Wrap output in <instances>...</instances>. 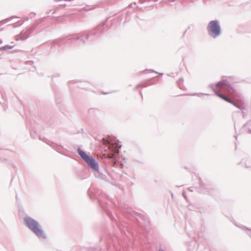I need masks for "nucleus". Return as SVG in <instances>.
<instances>
[{"label": "nucleus", "mask_w": 251, "mask_h": 251, "mask_svg": "<svg viewBox=\"0 0 251 251\" xmlns=\"http://www.w3.org/2000/svg\"><path fill=\"white\" fill-rule=\"evenodd\" d=\"M217 89L220 90H225L230 94H233L234 90L232 87L227 85L224 81H220L217 84Z\"/></svg>", "instance_id": "423d86ee"}, {"label": "nucleus", "mask_w": 251, "mask_h": 251, "mask_svg": "<svg viewBox=\"0 0 251 251\" xmlns=\"http://www.w3.org/2000/svg\"><path fill=\"white\" fill-rule=\"evenodd\" d=\"M216 93L218 96H219L222 99L225 100V99L226 98V96H225L224 95L220 94L218 93V92H216Z\"/></svg>", "instance_id": "1a4fd4ad"}, {"label": "nucleus", "mask_w": 251, "mask_h": 251, "mask_svg": "<svg viewBox=\"0 0 251 251\" xmlns=\"http://www.w3.org/2000/svg\"><path fill=\"white\" fill-rule=\"evenodd\" d=\"M226 101L229 102V103H232V104H233L234 106H237V104H236L235 102H234L233 101H232L231 100H230L229 99L227 98V97H226V98L225 99V100Z\"/></svg>", "instance_id": "6e6552de"}, {"label": "nucleus", "mask_w": 251, "mask_h": 251, "mask_svg": "<svg viewBox=\"0 0 251 251\" xmlns=\"http://www.w3.org/2000/svg\"><path fill=\"white\" fill-rule=\"evenodd\" d=\"M236 107L239 108H240V109L243 108L241 106H240L238 105L237 104V106Z\"/></svg>", "instance_id": "9b49d317"}, {"label": "nucleus", "mask_w": 251, "mask_h": 251, "mask_svg": "<svg viewBox=\"0 0 251 251\" xmlns=\"http://www.w3.org/2000/svg\"><path fill=\"white\" fill-rule=\"evenodd\" d=\"M159 251H163L162 250H160Z\"/></svg>", "instance_id": "f8f14e48"}, {"label": "nucleus", "mask_w": 251, "mask_h": 251, "mask_svg": "<svg viewBox=\"0 0 251 251\" xmlns=\"http://www.w3.org/2000/svg\"><path fill=\"white\" fill-rule=\"evenodd\" d=\"M79 154L92 169L95 171H98L99 165L93 157L89 156L85 152L82 151H79Z\"/></svg>", "instance_id": "20e7f679"}, {"label": "nucleus", "mask_w": 251, "mask_h": 251, "mask_svg": "<svg viewBox=\"0 0 251 251\" xmlns=\"http://www.w3.org/2000/svg\"><path fill=\"white\" fill-rule=\"evenodd\" d=\"M216 93L218 96H219L222 99L225 100V99L226 98V96H225L224 95L220 94L218 93V92H216Z\"/></svg>", "instance_id": "9d476101"}, {"label": "nucleus", "mask_w": 251, "mask_h": 251, "mask_svg": "<svg viewBox=\"0 0 251 251\" xmlns=\"http://www.w3.org/2000/svg\"><path fill=\"white\" fill-rule=\"evenodd\" d=\"M25 222L27 226L39 237L45 238V234L39 224L30 218H25Z\"/></svg>", "instance_id": "f257e3e1"}, {"label": "nucleus", "mask_w": 251, "mask_h": 251, "mask_svg": "<svg viewBox=\"0 0 251 251\" xmlns=\"http://www.w3.org/2000/svg\"><path fill=\"white\" fill-rule=\"evenodd\" d=\"M25 222L27 226L39 237L45 238V234L39 224L30 218H25Z\"/></svg>", "instance_id": "f03ea898"}, {"label": "nucleus", "mask_w": 251, "mask_h": 251, "mask_svg": "<svg viewBox=\"0 0 251 251\" xmlns=\"http://www.w3.org/2000/svg\"><path fill=\"white\" fill-rule=\"evenodd\" d=\"M12 48H13L12 46H9V45H6L5 46L0 47V50H6L11 49Z\"/></svg>", "instance_id": "0eeeda50"}, {"label": "nucleus", "mask_w": 251, "mask_h": 251, "mask_svg": "<svg viewBox=\"0 0 251 251\" xmlns=\"http://www.w3.org/2000/svg\"><path fill=\"white\" fill-rule=\"evenodd\" d=\"M103 144L107 147V149L104 150L105 153L103 155L105 157L111 158L119 153L117 143H110L108 141L104 140Z\"/></svg>", "instance_id": "7ed1b4c3"}, {"label": "nucleus", "mask_w": 251, "mask_h": 251, "mask_svg": "<svg viewBox=\"0 0 251 251\" xmlns=\"http://www.w3.org/2000/svg\"><path fill=\"white\" fill-rule=\"evenodd\" d=\"M209 34L213 37H216L220 33V28L216 21H211L207 27Z\"/></svg>", "instance_id": "39448f33"}]
</instances>
